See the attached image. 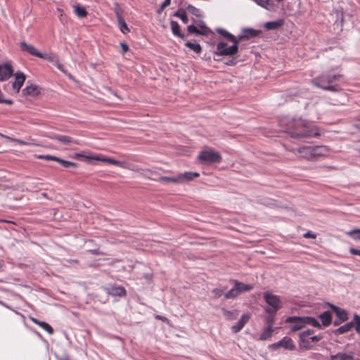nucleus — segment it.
Returning <instances> with one entry per match:
<instances>
[{"label": "nucleus", "instance_id": "obj_1", "mask_svg": "<svg viewBox=\"0 0 360 360\" xmlns=\"http://www.w3.org/2000/svg\"><path fill=\"white\" fill-rule=\"evenodd\" d=\"M216 32L223 37L224 39L233 43L230 46L223 41H219L217 44V50L215 54L220 56H233L237 54L238 51L239 39L238 37L233 36L227 30L223 28H217Z\"/></svg>", "mask_w": 360, "mask_h": 360}, {"label": "nucleus", "instance_id": "obj_2", "mask_svg": "<svg viewBox=\"0 0 360 360\" xmlns=\"http://www.w3.org/2000/svg\"><path fill=\"white\" fill-rule=\"evenodd\" d=\"M288 133L293 138L309 137L313 134L309 124L301 118L293 119L288 124Z\"/></svg>", "mask_w": 360, "mask_h": 360}, {"label": "nucleus", "instance_id": "obj_3", "mask_svg": "<svg viewBox=\"0 0 360 360\" xmlns=\"http://www.w3.org/2000/svg\"><path fill=\"white\" fill-rule=\"evenodd\" d=\"M286 322L292 323L290 326L292 332L301 330L306 325H310L319 328H321L319 322L316 319L310 316H290L286 319Z\"/></svg>", "mask_w": 360, "mask_h": 360}, {"label": "nucleus", "instance_id": "obj_4", "mask_svg": "<svg viewBox=\"0 0 360 360\" xmlns=\"http://www.w3.org/2000/svg\"><path fill=\"white\" fill-rule=\"evenodd\" d=\"M340 77L341 75L338 74L333 75H321L314 78L311 82L314 86L322 89L336 92L340 91V86L337 84L330 85V84L334 81L338 80Z\"/></svg>", "mask_w": 360, "mask_h": 360}, {"label": "nucleus", "instance_id": "obj_5", "mask_svg": "<svg viewBox=\"0 0 360 360\" xmlns=\"http://www.w3.org/2000/svg\"><path fill=\"white\" fill-rule=\"evenodd\" d=\"M234 286L225 294L226 299L235 298L243 292L250 291L253 289V285L250 284H245L237 280H232Z\"/></svg>", "mask_w": 360, "mask_h": 360}, {"label": "nucleus", "instance_id": "obj_6", "mask_svg": "<svg viewBox=\"0 0 360 360\" xmlns=\"http://www.w3.org/2000/svg\"><path fill=\"white\" fill-rule=\"evenodd\" d=\"M264 299L269 305L266 309V311L269 314L274 315L281 308V301L278 297L271 293L266 292L264 294Z\"/></svg>", "mask_w": 360, "mask_h": 360}, {"label": "nucleus", "instance_id": "obj_7", "mask_svg": "<svg viewBox=\"0 0 360 360\" xmlns=\"http://www.w3.org/2000/svg\"><path fill=\"white\" fill-rule=\"evenodd\" d=\"M198 158L202 163H214L221 161L220 154L211 149L201 151L198 155Z\"/></svg>", "mask_w": 360, "mask_h": 360}, {"label": "nucleus", "instance_id": "obj_8", "mask_svg": "<svg viewBox=\"0 0 360 360\" xmlns=\"http://www.w3.org/2000/svg\"><path fill=\"white\" fill-rule=\"evenodd\" d=\"M320 147L316 146H303L297 149L298 153L301 157L307 160H312L315 156L319 155V150Z\"/></svg>", "mask_w": 360, "mask_h": 360}, {"label": "nucleus", "instance_id": "obj_9", "mask_svg": "<svg viewBox=\"0 0 360 360\" xmlns=\"http://www.w3.org/2000/svg\"><path fill=\"white\" fill-rule=\"evenodd\" d=\"M143 174L145 176L153 179L152 176L154 174V172L149 169H146L143 170ZM153 179L160 182H172L174 184H179L178 175L175 176H160L158 179L153 178Z\"/></svg>", "mask_w": 360, "mask_h": 360}, {"label": "nucleus", "instance_id": "obj_10", "mask_svg": "<svg viewBox=\"0 0 360 360\" xmlns=\"http://www.w3.org/2000/svg\"><path fill=\"white\" fill-rule=\"evenodd\" d=\"M105 291L108 294L111 295L112 296H124L126 295V290L120 285H111L105 288Z\"/></svg>", "mask_w": 360, "mask_h": 360}, {"label": "nucleus", "instance_id": "obj_11", "mask_svg": "<svg viewBox=\"0 0 360 360\" xmlns=\"http://www.w3.org/2000/svg\"><path fill=\"white\" fill-rule=\"evenodd\" d=\"M20 47L21 51L27 52L33 56L39 58L41 53L34 46L27 44L25 41H21L20 43Z\"/></svg>", "mask_w": 360, "mask_h": 360}, {"label": "nucleus", "instance_id": "obj_12", "mask_svg": "<svg viewBox=\"0 0 360 360\" xmlns=\"http://www.w3.org/2000/svg\"><path fill=\"white\" fill-rule=\"evenodd\" d=\"M13 74V69L10 65H0V81L8 79Z\"/></svg>", "mask_w": 360, "mask_h": 360}, {"label": "nucleus", "instance_id": "obj_13", "mask_svg": "<svg viewBox=\"0 0 360 360\" xmlns=\"http://www.w3.org/2000/svg\"><path fill=\"white\" fill-rule=\"evenodd\" d=\"M51 139L57 140L64 145H69L71 143L79 144L78 141H74L70 136L53 134L49 136Z\"/></svg>", "mask_w": 360, "mask_h": 360}, {"label": "nucleus", "instance_id": "obj_14", "mask_svg": "<svg viewBox=\"0 0 360 360\" xmlns=\"http://www.w3.org/2000/svg\"><path fill=\"white\" fill-rule=\"evenodd\" d=\"M200 176V174L198 172H186L183 174H178L179 183H184L193 180L195 178H197Z\"/></svg>", "mask_w": 360, "mask_h": 360}, {"label": "nucleus", "instance_id": "obj_15", "mask_svg": "<svg viewBox=\"0 0 360 360\" xmlns=\"http://www.w3.org/2000/svg\"><path fill=\"white\" fill-rule=\"evenodd\" d=\"M25 80V75L20 72L15 74V82L13 83V87L18 93Z\"/></svg>", "mask_w": 360, "mask_h": 360}, {"label": "nucleus", "instance_id": "obj_16", "mask_svg": "<svg viewBox=\"0 0 360 360\" xmlns=\"http://www.w3.org/2000/svg\"><path fill=\"white\" fill-rule=\"evenodd\" d=\"M259 33L260 31L252 28L244 29L242 32V34L238 36V39H239V41L243 39H248L250 38L256 37Z\"/></svg>", "mask_w": 360, "mask_h": 360}, {"label": "nucleus", "instance_id": "obj_17", "mask_svg": "<svg viewBox=\"0 0 360 360\" xmlns=\"http://www.w3.org/2000/svg\"><path fill=\"white\" fill-rule=\"evenodd\" d=\"M200 27L202 30H199L195 26L191 25L188 26L187 30L190 33L195 34L198 35H207L210 32H211L210 28L206 27L205 25H201Z\"/></svg>", "mask_w": 360, "mask_h": 360}, {"label": "nucleus", "instance_id": "obj_18", "mask_svg": "<svg viewBox=\"0 0 360 360\" xmlns=\"http://www.w3.org/2000/svg\"><path fill=\"white\" fill-rule=\"evenodd\" d=\"M250 316L247 314H243L239 321L232 326V331L234 333L239 332L249 321Z\"/></svg>", "mask_w": 360, "mask_h": 360}, {"label": "nucleus", "instance_id": "obj_19", "mask_svg": "<svg viewBox=\"0 0 360 360\" xmlns=\"http://www.w3.org/2000/svg\"><path fill=\"white\" fill-rule=\"evenodd\" d=\"M22 93L27 96H36L39 94L40 91L37 85H27L23 90Z\"/></svg>", "mask_w": 360, "mask_h": 360}, {"label": "nucleus", "instance_id": "obj_20", "mask_svg": "<svg viewBox=\"0 0 360 360\" xmlns=\"http://www.w3.org/2000/svg\"><path fill=\"white\" fill-rule=\"evenodd\" d=\"M279 345L281 347L290 351L295 349V345L292 340L288 337H284L282 340H281L279 341Z\"/></svg>", "mask_w": 360, "mask_h": 360}, {"label": "nucleus", "instance_id": "obj_21", "mask_svg": "<svg viewBox=\"0 0 360 360\" xmlns=\"http://www.w3.org/2000/svg\"><path fill=\"white\" fill-rule=\"evenodd\" d=\"M353 359L354 355L352 353L345 352H339L330 356V360H352Z\"/></svg>", "mask_w": 360, "mask_h": 360}, {"label": "nucleus", "instance_id": "obj_22", "mask_svg": "<svg viewBox=\"0 0 360 360\" xmlns=\"http://www.w3.org/2000/svg\"><path fill=\"white\" fill-rule=\"evenodd\" d=\"M330 306L335 311L340 322L345 321L347 319V314L345 309H340L333 304H330Z\"/></svg>", "mask_w": 360, "mask_h": 360}, {"label": "nucleus", "instance_id": "obj_23", "mask_svg": "<svg viewBox=\"0 0 360 360\" xmlns=\"http://www.w3.org/2000/svg\"><path fill=\"white\" fill-rule=\"evenodd\" d=\"M257 5L269 10H274V2L272 0H253Z\"/></svg>", "mask_w": 360, "mask_h": 360}, {"label": "nucleus", "instance_id": "obj_24", "mask_svg": "<svg viewBox=\"0 0 360 360\" xmlns=\"http://www.w3.org/2000/svg\"><path fill=\"white\" fill-rule=\"evenodd\" d=\"M171 29L174 35L177 36L181 39L185 38V35L182 34L180 32V26L177 22L172 20L170 22Z\"/></svg>", "mask_w": 360, "mask_h": 360}, {"label": "nucleus", "instance_id": "obj_25", "mask_svg": "<svg viewBox=\"0 0 360 360\" xmlns=\"http://www.w3.org/2000/svg\"><path fill=\"white\" fill-rule=\"evenodd\" d=\"M322 324L324 326H328L331 323V314L330 311H324L323 313L321 314L319 316Z\"/></svg>", "mask_w": 360, "mask_h": 360}, {"label": "nucleus", "instance_id": "obj_26", "mask_svg": "<svg viewBox=\"0 0 360 360\" xmlns=\"http://www.w3.org/2000/svg\"><path fill=\"white\" fill-rule=\"evenodd\" d=\"M353 327V323H347L338 328L335 329L333 333L335 335H341L344 334L348 331H349Z\"/></svg>", "mask_w": 360, "mask_h": 360}, {"label": "nucleus", "instance_id": "obj_27", "mask_svg": "<svg viewBox=\"0 0 360 360\" xmlns=\"http://www.w3.org/2000/svg\"><path fill=\"white\" fill-rule=\"evenodd\" d=\"M74 11L75 14L79 18H84L87 15V11H86L85 8L80 6L79 4H76L73 6Z\"/></svg>", "mask_w": 360, "mask_h": 360}, {"label": "nucleus", "instance_id": "obj_28", "mask_svg": "<svg viewBox=\"0 0 360 360\" xmlns=\"http://www.w3.org/2000/svg\"><path fill=\"white\" fill-rule=\"evenodd\" d=\"M283 24L281 20L267 22L264 25V27L268 30H276L280 27Z\"/></svg>", "mask_w": 360, "mask_h": 360}, {"label": "nucleus", "instance_id": "obj_29", "mask_svg": "<svg viewBox=\"0 0 360 360\" xmlns=\"http://www.w3.org/2000/svg\"><path fill=\"white\" fill-rule=\"evenodd\" d=\"M222 311L224 316L229 320L236 319L238 314L237 310L229 311L225 309H222Z\"/></svg>", "mask_w": 360, "mask_h": 360}, {"label": "nucleus", "instance_id": "obj_30", "mask_svg": "<svg viewBox=\"0 0 360 360\" xmlns=\"http://www.w3.org/2000/svg\"><path fill=\"white\" fill-rule=\"evenodd\" d=\"M300 341L301 342L300 347L304 348L305 349H311L312 346L311 345V342L309 338L300 336Z\"/></svg>", "mask_w": 360, "mask_h": 360}, {"label": "nucleus", "instance_id": "obj_31", "mask_svg": "<svg viewBox=\"0 0 360 360\" xmlns=\"http://www.w3.org/2000/svg\"><path fill=\"white\" fill-rule=\"evenodd\" d=\"M185 45L186 47L191 49V50H193V51H195L197 53H200L202 51V48H201L200 45L198 43H193L191 41H187L185 44Z\"/></svg>", "mask_w": 360, "mask_h": 360}, {"label": "nucleus", "instance_id": "obj_32", "mask_svg": "<svg viewBox=\"0 0 360 360\" xmlns=\"http://www.w3.org/2000/svg\"><path fill=\"white\" fill-rule=\"evenodd\" d=\"M39 58L45 59L51 63H53V65H55L56 61H58V59L54 55L52 54H48V53H41L39 56Z\"/></svg>", "mask_w": 360, "mask_h": 360}, {"label": "nucleus", "instance_id": "obj_33", "mask_svg": "<svg viewBox=\"0 0 360 360\" xmlns=\"http://www.w3.org/2000/svg\"><path fill=\"white\" fill-rule=\"evenodd\" d=\"M273 331V328L266 327L260 335L259 339L262 340H267L271 336Z\"/></svg>", "mask_w": 360, "mask_h": 360}, {"label": "nucleus", "instance_id": "obj_34", "mask_svg": "<svg viewBox=\"0 0 360 360\" xmlns=\"http://www.w3.org/2000/svg\"><path fill=\"white\" fill-rule=\"evenodd\" d=\"M174 15L179 18L184 24H187L188 22V18L185 11L179 10L175 13Z\"/></svg>", "mask_w": 360, "mask_h": 360}, {"label": "nucleus", "instance_id": "obj_35", "mask_svg": "<svg viewBox=\"0 0 360 360\" xmlns=\"http://www.w3.org/2000/svg\"><path fill=\"white\" fill-rule=\"evenodd\" d=\"M115 14L116 15L117 20H124L123 18V10L120 8L117 3H115Z\"/></svg>", "mask_w": 360, "mask_h": 360}, {"label": "nucleus", "instance_id": "obj_36", "mask_svg": "<svg viewBox=\"0 0 360 360\" xmlns=\"http://www.w3.org/2000/svg\"><path fill=\"white\" fill-rule=\"evenodd\" d=\"M105 162L111 164V165H117L120 167L127 168V166H126L127 163L125 162H121V161H118V160H114L112 158H107Z\"/></svg>", "mask_w": 360, "mask_h": 360}, {"label": "nucleus", "instance_id": "obj_37", "mask_svg": "<svg viewBox=\"0 0 360 360\" xmlns=\"http://www.w3.org/2000/svg\"><path fill=\"white\" fill-rule=\"evenodd\" d=\"M117 23L119 25L120 31L123 34H127L130 32V30L128 27L127 24L125 22L124 20H118Z\"/></svg>", "mask_w": 360, "mask_h": 360}, {"label": "nucleus", "instance_id": "obj_38", "mask_svg": "<svg viewBox=\"0 0 360 360\" xmlns=\"http://www.w3.org/2000/svg\"><path fill=\"white\" fill-rule=\"evenodd\" d=\"M187 10L189 13H191V14H193L197 17L201 16V11H200V9H198V8L195 7L194 6H193L191 4H189L187 6Z\"/></svg>", "mask_w": 360, "mask_h": 360}, {"label": "nucleus", "instance_id": "obj_39", "mask_svg": "<svg viewBox=\"0 0 360 360\" xmlns=\"http://www.w3.org/2000/svg\"><path fill=\"white\" fill-rule=\"evenodd\" d=\"M58 162H59L61 165H63L64 167H77V164L72 162L64 160L63 159L59 158L58 160Z\"/></svg>", "mask_w": 360, "mask_h": 360}, {"label": "nucleus", "instance_id": "obj_40", "mask_svg": "<svg viewBox=\"0 0 360 360\" xmlns=\"http://www.w3.org/2000/svg\"><path fill=\"white\" fill-rule=\"evenodd\" d=\"M351 323H353V326L356 325V331L359 333H360V316L358 314H354L353 321Z\"/></svg>", "mask_w": 360, "mask_h": 360}, {"label": "nucleus", "instance_id": "obj_41", "mask_svg": "<svg viewBox=\"0 0 360 360\" xmlns=\"http://www.w3.org/2000/svg\"><path fill=\"white\" fill-rule=\"evenodd\" d=\"M347 234L354 239L360 240V229H353L348 232Z\"/></svg>", "mask_w": 360, "mask_h": 360}, {"label": "nucleus", "instance_id": "obj_42", "mask_svg": "<svg viewBox=\"0 0 360 360\" xmlns=\"http://www.w3.org/2000/svg\"><path fill=\"white\" fill-rule=\"evenodd\" d=\"M40 327L42 328L44 330L47 331L49 334L53 333V328L46 322L42 321L40 324Z\"/></svg>", "mask_w": 360, "mask_h": 360}, {"label": "nucleus", "instance_id": "obj_43", "mask_svg": "<svg viewBox=\"0 0 360 360\" xmlns=\"http://www.w3.org/2000/svg\"><path fill=\"white\" fill-rule=\"evenodd\" d=\"M106 158H105V157H104V156H103V155H97V156H87V157H86V159H89V160H94L101 161V162H106Z\"/></svg>", "mask_w": 360, "mask_h": 360}, {"label": "nucleus", "instance_id": "obj_44", "mask_svg": "<svg viewBox=\"0 0 360 360\" xmlns=\"http://www.w3.org/2000/svg\"><path fill=\"white\" fill-rule=\"evenodd\" d=\"M39 158L46 160H53V161H56V162H58V160L59 159V158H58V157L50 155H39Z\"/></svg>", "mask_w": 360, "mask_h": 360}, {"label": "nucleus", "instance_id": "obj_45", "mask_svg": "<svg viewBox=\"0 0 360 360\" xmlns=\"http://www.w3.org/2000/svg\"><path fill=\"white\" fill-rule=\"evenodd\" d=\"M274 315L269 314V316L266 319V325H267L266 327L273 328V325H274Z\"/></svg>", "mask_w": 360, "mask_h": 360}, {"label": "nucleus", "instance_id": "obj_46", "mask_svg": "<svg viewBox=\"0 0 360 360\" xmlns=\"http://www.w3.org/2000/svg\"><path fill=\"white\" fill-rule=\"evenodd\" d=\"M55 66H56V68L60 70L61 72H63V73H65V75H67L70 78H72V75L70 74H68L67 72L65 70L64 68H63V65H61L58 60V61H56V63L54 65Z\"/></svg>", "mask_w": 360, "mask_h": 360}, {"label": "nucleus", "instance_id": "obj_47", "mask_svg": "<svg viewBox=\"0 0 360 360\" xmlns=\"http://www.w3.org/2000/svg\"><path fill=\"white\" fill-rule=\"evenodd\" d=\"M212 292L213 295H214V297H219L223 295L224 290L219 289V288H214V290H212Z\"/></svg>", "mask_w": 360, "mask_h": 360}, {"label": "nucleus", "instance_id": "obj_48", "mask_svg": "<svg viewBox=\"0 0 360 360\" xmlns=\"http://www.w3.org/2000/svg\"><path fill=\"white\" fill-rule=\"evenodd\" d=\"M304 238H312V239H315L316 238V234H314V233H312L311 231H307V233H305L303 236Z\"/></svg>", "mask_w": 360, "mask_h": 360}, {"label": "nucleus", "instance_id": "obj_49", "mask_svg": "<svg viewBox=\"0 0 360 360\" xmlns=\"http://www.w3.org/2000/svg\"><path fill=\"white\" fill-rule=\"evenodd\" d=\"M313 332H314L313 330L309 329V330H307L306 331H304V332L301 333L300 334V336H302V338H303V337L308 338V336L311 335L313 333Z\"/></svg>", "mask_w": 360, "mask_h": 360}, {"label": "nucleus", "instance_id": "obj_50", "mask_svg": "<svg viewBox=\"0 0 360 360\" xmlns=\"http://www.w3.org/2000/svg\"><path fill=\"white\" fill-rule=\"evenodd\" d=\"M311 342H319L322 339V336L321 335H314L309 338Z\"/></svg>", "mask_w": 360, "mask_h": 360}, {"label": "nucleus", "instance_id": "obj_51", "mask_svg": "<svg viewBox=\"0 0 360 360\" xmlns=\"http://www.w3.org/2000/svg\"><path fill=\"white\" fill-rule=\"evenodd\" d=\"M155 318L156 319L161 320V321H162L164 322L169 323V319L167 317H165V316H161V315H156L155 316Z\"/></svg>", "mask_w": 360, "mask_h": 360}, {"label": "nucleus", "instance_id": "obj_52", "mask_svg": "<svg viewBox=\"0 0 360 360\" xmlns=\"http://www.w3.org/2000/svg\"><path fill=\"white\" fill-rule=\"evenodd\" d=\"M120 46L124 53H126L129 51V46L126 43H121Z\"/></svg>", "mask_w": 360, "mask_h": 360}, {"label": "nucleus", "instance_id": "obj_53", "mask_svg": "<svg viewBox=\"0 0 360 360\" xmlns=\"http://www.w3.org/2000/svg\"><path fill=\"white\" fill-rule=\"evenodd\" d=\"M349 252H350L351 254H352L354 255H359V256H360V250H357V249H354V248H351Z\"/></svg>", "mask_w": 360, "mask_h": 360}, {"label": "nucleus", "instance_id": "obj_54", "mask_svg": "<svg viewBox=\"0 0 360 360\" xmlns=\"http://www.w3.org/2000/svg\"><path fill=\"white\" fill-rule=\"evenodd\" d=\"M0 103L11 105L13 103V101L11 100L4 99L0 97Z\"/></svg>", "mask_w": 360, "mask_h": 360}, {"label": "nucleus", "instance_id": "obj_55", "mask_svg": "<svg viewBox=\"0 0 360 360\" xmlns=\"http://www.w3.org/2000/svg\"><path fill=\"white\" fill-rule=\"evenodd\" d=\"M269 347L273 349H277L278 348L281 347V345H279V341L278 342L271 345Z\"/></svg>", "mask_w": 360, "mask_h": 360}, {"label": "nucleus", "instance_id": "obj_56", "mask_svg": "<svg viewBox=\"0 0 360 360\" xmlns=\"http://www.w3.org/2000/svg\"><path fill=\"white\" fill-rule=\"evenodd\" d=\"M31 321H32L34 323H35V324H37V325H38V326H40V324H41V322H42V321H39V320H37V319H34V318H31Z\"/></svg>", "mask_w": 360, "mask_h": 360}, {"label": "nucleus", "instance_id": "obj_57", "mask_svg": "<svg viewBox=\"0 0 360 360\" xmlns=\"http://www.w3.org/2000/svg\"><path fill=\"white\" fill-rule=\"evenodd\" d=\"M171 3V0H165L163 2V6H168Z\"/></svg>", "mask_w": 360, "mask_h": 360}, {"label": "nucleus", "instance_id": "obj_58", "mask_svg": "<svg viewBox=\"0 0 360 360\" xmlns=\"http://www.w3.org/2000/svg\"><path fill=\"white\" fill-rule=\"evenodd\" d=\"M94 255H103L102 252H99L98 250H90Z\"/></svg>", "mask_w": 360, "mask_h": 360}, {"label": "nucleus", "instance_id": "obj_59", "mask_svg": "<svg viewBox=\"0 0 360 360\" xmlns=\"http://www.w3.org/2000/svg\"><path fill=\"white\" fill-rule=\"evenodd\" d=\"M15 141L20 144H25V143L23 141L20 140V139H15Z\"/></svg>", "mask_w": 360, "mask_h": 360}, {"label": "nucleus", "instance_id": "obj_60", "mask_svg": "<svg viewBox=\"0 0 360 360\" xmlns=\"http://www.w3.org/2000/svg\"><path fill=\"white\" fill-rule=\"evenodd\" d=\"M167 6H163V3L161 4L160 8L158 11V13H160L162 11H163Z\"/></svg>", "mask_w": 360, "mask_h": 360}, {"label": "nucleus", "instance_id": "obj_61", "mask_svg": "<svg viewBox=\"0 0 360 360\" xmlns=\"http://www.w3.org/2000/svg\"><path fill=\"white\" fill-rule=\"evenodd\" d=\"M4 263L3 261H0V271L2 270L3 267H4Z\"/></svg>", "mask_w": 360, "mask_h": 360}, {"label": "nucleus", "instance_id": "obj_62", "mask_svg": "<svg viewBox=\"0 0 360 360\" xmlns=\"http://www.w3.org/2000/svg\"><path fill=\"white\" fill-rule=\"evenodd\" d=\"M75 156L77 158H79V157H84V155L81 154V153H76ZM87 156H85V158H86Z\"/></svg>", "mask_w": 360, "mask_h": 360}, {"label": "nucleus", "instance_id": "obj_63", "mask_svg": "<svg viewBox=\"0 0 360 360\" xmlns=\"http://www.w3.org/2000/svg\"><path fill=\"white\" fill-rule=\"evenodd\" d=\"M340 323V321H334V325L335 326H338Z\"/></svg>", "mask_w": 360, "mask_h": 360}, {"label": "nucleus", "instance_id": "obj_64", "mask_svg": "<svg viewBox=\"0 0 360 360\" xmlns=\"http://www.w3.org/2000/svg\"><path fill=\"white\" fill-rule=\"evenodd\" d=\"M235 63L233 62V60H231L230 61L228 64L229 65H233Z\"/></svg>", "mask_w": 360, "mask_h": 360}]
</instances>
